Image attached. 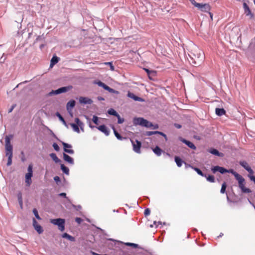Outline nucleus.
I'll return each mask as SVG.
<instances>
[{"mask_svg": "<svg viewBox=\"0 0 255 255\" xmlns=\"http://www.w3.org/2000/svg\"><path fill=\"white\" fill-rule=\"evenodd\" d=\"M117 117H118V123L119 124H122L124 122V119H121L119 115V116H117Z\"/></svg>", "mask_w": 255, "mask_h": 255, "instance_id": "obj_48", "label": "nucleus"}, {"mask_svg": "<svg viewBox=\"0 0 255 255\" xmlns=\"http://www.w3.org/2000/svg\"><path fill=\"white\" fill-rule=\"evenodd\" d=\"M244 8L245 9V13L247 15H250L251 18H253L254 14L252 13L249 6L247 5L246 3H244L243 4Z\"/></svg>", "mask_w": 255, "mask_h": 255, "instance_id": "obj_18", "label": "nucleus"}, {"mask_svg": "<svg viewBox=\"0 0 255 255\" xmlns=\"http://www.w3.org/2000/svg\"><path fill=\"white\" fill-rule=\"evenodd\" d=\"M239 163L243 167L247 170L250 174H253V170L250 167L248 163L246 161H240Z\"/></svg>", "mask_w": 255, "mask_h": 255, "instance_id": "obj_13", "label": "nucleus"}, {"mask_svg": "<svg viewBox=\"0 0 255 255\" xmlns=\"http://www.w3.org/2000/svg\"><path fill=\"white\" fill-rule=\"evenodd\" d=\"M64 150L65 152H67L68 153H70V154H73L74 151L73 149H64Z\"/></svg>", "mask_w": 255, "mask_h": 255, "instance_id": "obj_46", "label": "nucleus"}, {"mask_svg": "<svg viewBox=\"0 0 255 255\" xmlns=\"http://www.w3.org/2000/svg\"><path fill=\"white\" fill-rule=\"evenodd\" d=\"M5 147L6 150L5 155L8 157L7 165L9 166L12 164V146L10 144V139L7 136L5 137Z\"/></svg>", "mask_w": 255, "mask_h": 255, "instance_id": "obj_2", "label": "nucleus"}, {"mask_svg": "<svg viewBox=\"0 0 255 255\" xmlns=\"http://www.w3.org/2000/svg\"><path fill=\"white\" fill-rule=\"evenodd\" d=\"M175 161L178 167H181L183 161L178 156L175 157Z\"/></svg>", "mask_w": 255, "mask_h": 255, "instance_id": "obj_23", "label": "nucleus"}, {"mask_svg": "<svg viewBox=\"0 0 255 255\" xmlns=\"http://www.w3.org/2000/svg\"><path fill=\"white\" fill-rule=\"evenodd\" d=\"M15 106H16L15 105H13L11 106V108L9 110L8 112H9V113L11 112L12 111V110H13V109L15 108Z\"/></svg>", "mask_w": 255, "mask_h": 255, "instance_id": "obj_53", "label": "nucleus"}, {"mask_svg": "<svg viewBox=\"0 0 255 255\" xmlns=\"http://www.w3.org/2000/svg\"><path fill=\"white\" fill-rule=\"evenodd\" d=\"M143 69L146 72V73L150 79H151V77H150L151 76H154L155 75L156 72L154 71H152V70L151 71L146 68H144Z\"/></svg>", "mask_w": 255, "mask_h": 255, "instance_id": "obj_25", "label": "nucleus"}, {"mask_svg": "<svg viewBox=\"0 0 255 255\" xmlns=\"http://www.w3.org/2000/svg\"><path fill=\"white\" fill-rule=\"evenodd\" d=\"M189 0L194 6L197 7L198 9L203 12H208L211 9V6L209 3H198L195 0Z\"/></svg>", "mask_w": 255, "mask_h": 255, "instance_id": "obj_3", "label": "nucleus"}, {"mask_svg": "<svg viewBox=\"0 0 255 255\" xmlns=\"http://www.w3.org/2000/svg\"><path fill=\"white\" fill-rule=\"evenodd\" d=\"M64 160L71 164H74L73 159L66 153H63Z\"/></svg>", "mask_w": 255, "mask_h": 255, "instance_id": "obj_19", "label": "nucleus"}, {"mask_svg": "<svg viewBox=\"0 0 255 255\" xmlns=\"http://www.w3.org/2000/svg\"><path fill=\"white\" fill-rule=\"evenodd\" d=\"M34 229L39 234H41L43 231L42 228L39 225H36V226L34 227Z\"/></svg>", "mask_w": 255, "mask_h": 255, "instance_id": "obj_33", "label": "nucleus"}, {"mask_svg": "<svg viewBox=\"0 0 255 255\" xmlns=\"http://www.w3.org/2000/svg\"><path fill=\"white\" fill-rule=\"evenodd\" d=\"M114 132L115 134V135L116 136V137L119 139V140H122L123 139H126V137H123L116 130V129L114 128V127H113Z\"/></svg>", "mask_w": 255, "mask_h": 255, "instance_id": "obj_27", "label": "nucleus"}, {"mask_svg": "<svg viewBox=\"0 0 255 255\" xmlns=\"http://www.w3.org/2000/svg\"><path fill=\"white\" fill-rule=\"evenodd\" d=\"M236 179L238 181L239 187L242 190L243 192L249 193L251 192L249 188L245 187V180L241 175H240L239 177L236 178Z\"/></svg>", "mask_w": 255, "mask_h": 255, "instance_id": "obj_8", "label": "nucleus"}, {"mask_svg": "<svg viewBox=\"0 0 255 255\" xmlns=\"http://www.w3.org/2000/svg\"><path fill=\"white\" fill-rule=\"evenodd\" d=\"M97 128L102 132L104 133L107 136L109 135L110 134V131L108 129V128L106 127L105 125H101L99 127H97Z\"/></svg>", "mask_w": 255, "mask_h": 255, "instance_id": "obj_17", "label": "nucleus"}, {"mask_svg": "<svg viewBox=\"0 0 255 255\" xmlns=\"http://www.w3.org/2000/svg\"><path fill=\"white\" fill-rule=\"evenodd\" d=\"M75 102L74 100H70L67 104V106H66L67 110L72 117H73V114L71 112V110L75 106Z\"/></svg>", "mask_w": 255, "mask_h": 255, "instance_id": "obj_14", "label": "nucleus"}, {"mask_svg": "<svg viewBox=\"0 0 255 255\" xmlns=\"http://www.w3.org/2000/svg\"><path fill=\"white\" fill-rule=\"evenodd\" d=\"M54 180L56 183H58L60 181V179L59 177L57 176H56L54 177Z\"/></svg>", "mask_w": 255, "mask_h": 255, "instance_id": "obj_50", "label": "nucleus"}, {"mask_svg": "<svg viewBox=\"0 0 255 255\" xmlns=\"http://www.w3.org/2000/svg\"><path fill=\"white\" fill-rule=\"evenodd\" d=\"M180 140L182 142H183L185 144H186L190 148H191L192 149H194V150L196 149V147L195 146V145L192 142H191V141H190L189 140H186L185 139L182 138H181Z\"/></svg>", "mask_w": 255, "mask_h": 255, "instance_id": "obj_16", "label": "nucleus"}, {"mask_svg": "<svg viewBox=\"0 0 255 255\" xmlns=\"http://www.w3.org/2000/svg\"><path fill=\"white\" fill-rule=\"evenodd\" d=\"M32 165L29 164L28 165L27 168V173L25 174V182L26 184V186L27 187H29L32 183L31 177L33 175V171H32Z\"/></svg>", "mask_w": 255, "mask_h": 255, "instance_id": "obj_6", "label": "nucleus"}, {"mask_svg": "<svg viewBox=\"0 0 255 255\" xmlns=\"http://www.w3.org/2000/svg\"><path fill=\"white\" fill-rule=\"evenodd\" d=\"M152 127H153V128L154 129H157V128H158V125H157V124H156V125H153V126H152Z\"/></svg>", "mask_w": 255, "mask_h": 255, "instance_id": "obj_56", "label": "nucleus"}, {"mask_svg": "<svg viewBox=\"0 0 255 255\" xmlns=\"http://www.w3.org/2000/svg\"><path fill=\"white\" fill-rule=\"evenodd\" d=\"M33 213L34 215V216H35L36 218L38 220H41V218L40 217V216H39L38 215V211L37 210H36V209H33Z\"/></svg>", "mask_w": 255, "mask_h": 255, "instance_id": "obj_37", "label": "nucleus"}, {"mask_svg": "<svg viewBox=\"0 0 255 255\" xmlns=\"http://www.w3.org/2000/svg\"><path fill=\"white\" fill-rule=\"evenodd\" d=\"M131 142L132 143V145L133 146V150L137 153H140V148L141 146V142L136 140L135 141H134L132 140H131Z\"/></svg>", "mask_w": 255, "mask_h": 255, "instance_id": "obj_11", "label": "nucleus"}, {"mask_svg": "<svg viewBox=\"0 0 255 255\" xmlns=\"http://www.w3.org/2000/svg\"><path fill=\"white\" fill-rule=\"evenodd\" d=\"M212 171L214 173H215L217 171L220 172L222 174H224L225 173H227V172L231 173L234 175L236 179L237 177H239V176L240 175L239 173L235 172L233 169H231L229 170H227L224 167H220L219 166H214V167H213L212 168Z\"/></svg>", "mask_w": 255, "mask_h": 255, "instance_id": "obj_4", "label": "nucleus"}, {"mask_svg": "<svg viewBox=\"0 0 255 255\" xmlns=\"http://www.w3.org/2000/svg\"><path fill=\"white\" fill-rule=\"evenodd\" d=\"M106 65H109V67H110V69L112 71L114 70V66L113 65L112 62H106L105 63Z\"/></svg>", "mask_w": 255, "mask_h": 255, "instance_id": "obj_43", "label": "nucleus"}, {"mask_svg": "<svg viewBox=\"0 0 255 255\" xmlns=\"http://www.w3.org/2000/svg\"><path fill=\"white\" fill-rule=\"evenodd\" d=\"M193 168L194 169V170L195 171H196L197 172V173L199 175H201V176H203V177H206V175H205V174L202 172V171L200 169H199L198 168H197V167H193Z\"/></svg>", "mask_w": 255, "mask_h": 255, "instance_id": "obj_32", "label": "nucleus"}, {"mask_svg": "<svg viewBox=\"0 0 255 255\" xmlns=\"http://www.w3.org/2000/svg\"><path fill=\"white\" fill-rule=\"evenodd\" d=\"M79 102L81 104H91L92 103L93 101L91 99H89L88 98L80 97L79 98Z\"/></svg>", "mask_w": 255, "mask_h": 255, "instance_id": "obj_15", "label": "nucleus"}, {"mask_svg": "<svg viewBox=\"0 0 255 255\" xmlns=\"http://www.w3.org/2000/svg\"><path fill=\"white\" fill-rule=\"evenodd\" d=\"M50 156L55 163H59L61 161V160L57 157L56 154L54 153H50Z\"/></svg>", "mask_w": 255, "mask_h": 255, "instance_id": "obj_22", "label": "nucleus"}, {"mask_svg": "<svg viewBox=\"0 0 255 255\" xmlns=\"http://www.w3.org/2000/svg\"><path fill=\"white\" fill-rule=\"evenodd\" d=\"M59 196H63L64 197H66V194L65 193H61L59 194Z\"/></svg>", "mask_w": 255, "mask_h": 255, "instance_id": "obj_55", "label": "nucleus"}, {"mask_svg": "<svg viewBox=\"0 0 255 255\" xmlns=\"http://www.w3.org/2000/svg\"><path fill=\"white\" fill-rule=\"evenodd\" d=\"M58 61L59 58L56 56H53L51 60L50 66H52L53 65L58 63Z\"/></svg>", "mask_w": 255, "mask_h": 255, "instance_id": "obj_24", "label": "nucleus"}, {"mask_svg": "<svg viewBox=\"0 0 255 255\" xmlns=\"http://www.w3.org/2000/svg\"><path fill=\"white\" fill-rule=\"evenodd\" d=\"M62 237L63 238H66L71 241H73L74 240V239L73 237H72L71 236L69 235V234H68L67 233H64L62 235Z\"/></svg>", "mask_w": 255, "mask_h": 255, "instance_id": "obj_30", "label": "nucleus"}, {"mask_svg": "<svg viewBox=\"0 0 255 255\" xmlns=\"http://www.w3.org/2000/svg\"><path fill=\"white\" fill-rule=\"evenodd\" d=\"M153 151L157 156H160L162 151V150L157 146L153 149Z\"/></svg>", "mask_w": 255, "mask_h": 255, "instance_id": "obj_26", "label": "nucleus"}, {"mask_svg": "<svg viewBox=\"0 0 255 255\" xmlns=\"http://www.w3.org/2000/svg\"><path fill=\"white\" fill-rule=\"evenodd\" d=\"M56 115L59 118V120L63 123V124L66 126V123L62 116L58 112L56 114Z\"/></svg>", "mask_w": 255, "mask_h": 255, "instance_id": "obj_34", "label": "nucleus"}, {"mask_svg": "<svg viewBox=\"0 0 255 255\" xmlns=\"http://www.w3.org/2000/svg\"><path fill=\"white\" fill-rule=\"evenodd\" d=\"M128 96L134 99L135 101H140L141 100V99L140 98L138 97L137 96L134 95L133 94L129 92L128 93Z\"/></svg>", "mask_w": 255, "mask_h": 255, "instance_id": "obj_28", "label": "nucleus"}, {"mask_svg": "<svg viewBox=\"0 0 255 255\" xmlns=\"http://www.w3.org/2000/svg\"><path fill=\"white\" fill-rule=\"evenodd\" d=\"M53 147L56 151H58L59 150V147L57 143H54L53 144Z\"/></svg>", "mask_w": 255, "mask_h": 255, "instance_id": "obj_45", "label": "nucleus"}, {"mask_svg": "<svg viewBox=\"0 0 255 255\" xmlns=\"http://www.w3.org/2000/svg\"><path fill=\"white\" fill-rule=\"evenodd\" d=\"M75 221H76L77 223H78V224H80V223L82 222V219H81V218H80L76 217V218H75Z\"/></svg>", "mask_w": 255, "mask_h": 255, "instance_id": "obj_49", "label": "nucleus"}, {"mask_svg": "<svg viewBox=\"0 0 255 255\" xmlns=\"http://www.w3.org/2000/svg\"><path fill=\"white\" fill-rule=\"evenodd\" d=\"M18 201L21 206L22 205V197L21 193H19L17 195Z\"/></svg>", "mask_w": 255, "mask_h": 255, "instance_id": "obj_35", "label": "nucleus"}, {"mask_svg": "<svg viewBox=\"0 0 255 255\" xmlns=\"http://www.w3.org/2000/svg\"><path fill=\"white\" fill-rule=\"evenodd\" d=\"M133 124L135 125H140L146 128H151L153 124L142 118H136L133 119Z\"/></svg>", "mask_w": 255, "mask_h": 255, "instance_id": "obj_5", "label": "nucleus"}, {"mask_svg": "<svg viewBox=\"0 0 255 255\" xmlns=\"http://www.w3.org/2000/svg\"><path fill=\"white\" fill-rule=\"evenodd\" d=\"M33 221V226L34 228L35 227H36V225H39L38 224V223L37 222V221H36V220L34 218L33 219V221Z\"/></svg>", "mask_w": 255, "mask_h": 255, "instance_id": "obj_51", "label": "nucleus"}, {"mask_svg": "<svg viewBox=\"0 0 255 255\" xmlns=\"http://www.w3.org/2000/svg\"><path fill=\"white\" fill-rule=\"evenodd\" d=\"M174 126L177 128H181V126L178 124H175Z\"/></svg>", "mask_w": 255, "mask_h": 255, "instance_id": "obj_54", "label": "nucleus"}, {"mask_svg": "<svg viewBox=\"0 0 255 255\" xmlns=\"http://www.w3.org/2000/svg\"><path fill=\"white\" fill-rule=\"evenodd\" d=\"M68 90V87H63L62 88H60L56 90H52L50 92H49L48 94V96H52L54 95H57L62 93H65L67 92Z\"/></svg>", "mask_w": 255, "mask_h": 255, "instance_id": "obj_10", "label": "nucleus"}, {"mask_svg": "<svg viewBox=\"0 0 255 255\" xmlns=\"http://www.w3.org/2000/svg\"><path fill=\"white\" fill-rule=\"evenodd\" d=\"M254 3H255V0H254Z\"/></svg>", "mask_w": 255, "mask_h": 255, "instance_id": "obj_58", "label": "nucleus"}, {"mask_svg": "<svg viewBox=\"0 0 255 255\" xmlns=\"http://www.w3.org/2000/svg\"><path fill=\"white\" fill-rule=\"evenodd\" d=\"M216 114L219 116H221L225 115L226 111L223 108H216Z\"/></svg>", "mask_w": 255, "mask_h": 255, "instance_id": "obj_20", "label": "nucleus"}, {"mask_svg": "<svg viewBox=\"0 0 255 255\" xmlns=\"http://www.w3.org/2000/svg\"><path fill=\"white\" fill-rule=\"evenodd\" d=\"M75 121L76 122V124L71 123L70 124V126L73 128V130L79 133L80 130L79 127H80L82 129V130H83V127L84 126V124L82 122L80 121L79 119L78 118H76L75 119Z\"/></svg>", "mask_w": 255, "mask_h": 255, "instance_id": "obj_9", "label": "nucleus"}, {"mask_svg": "<svg viewBox=\"0 0 255 255\" xmlns=\"http://www.w3.org/2000/svg\"><path fill=\"white\" fill-rule=\"evenodd\" d=\"M206 177L208 181L212 183L215 182V177L213 175H209L208 176H206Z\"/></svg>", "mask_w": 255, "mask_h": 255, "instance_id": "obj_36", "label": "nucleus"}, {"mask_svg": "<svg viewBox=\"0 0 255 255\" xmlns=\"http://www.w3.org/2000/svg\"><path fill=\"white\" fill-rule=\"evenodd\" d=\"M62 144L64 146V149H68V148H70L72 147V146L70 145V144H69L68 143H65V142H62Z\"/></svg>", "mask_w": 255, "mask_h": 255, "instance_id": "obj_42", "label": "nucleus"}, {"mask_svg": "<svg viewBox=\"0 0 255 255\" xmlns=\"http://www.w3.org/2000/svg\"><path fill=\"white\" fill-rule=\"evenodd\" d=\"M156 132H157V134H159L162 135L165 138V140H167V137L165 134L161 131H156Z\"/></svg>", "mask_w": 255, "mask_h": 255, "instance_id": "obj_44", "label": "nucleus"}, {"mask_svg": "<svg viewBox=\"0 0 255 255\" xmlns=\"http://www.w3.org/2000/svg\"><path fill=\"white\" fill-rule=\"evenodd\" d=\"M208 12L209 13V14H210V16L211 18L212 19L213 14L212 13L210 12V11Z\"/></svg>", "mask_w": 255, "mask_h": 255, "instance_id": "obj_57", "label": "nucleus"}, {"mask_svg": "<svg viewBox=\"0 0 255 255\" xmlns=\"http://www.w3.org/2000/svg\"><path fill=\"white\" fill-rule=\"evenodd\" d=\"M92 121L96 125H98V118L96 116H94L92 118Z\"/></svg>", "mask_w": 255, "mask_h": 255, "instance_id": "obj_41", "label": "nucleus"}, {"mask_svg": "<svg viewBox=\"0 0 255 255\" xmlns=\"http://www.w3.org/2000/svg\"><path fill=\"white\" fill-rule=\"evenodd\" d=\"M150 211L148 208H147L144 210V214L145 216L149 215L150 214Z\"/></svg>", "mask_w": 255, "mask_h": 255, "instance_id": "obj_47", "label": "nucleus"}, {"mask_svg": "<svg viewBox=\"0 0 255 255\" xmlns=\"http://www.w3.org/2000/svg\"><path fill=\"white\" fill-rule=\"evenodd\" d=\"M97 84H98V86L103 87L105 90L109 91L110 93L116 94L119 93L118 91H116L114 89L110 88V87H109L108 86H107V85H106L105 83L101 81H98L97 83Z\"/></svg>", "mask_w": 255, "mask_h": 255, "instance_id": "obj_12", "label": "nucleus"}, {"mask_svg": "<svg viewBox=\"0 0 255 255\" xmlns=\"http://www.w3.org/2000/svg\"><path fill=\"white\" fill-rule=\"evenodd\" d=\"M125 244L127 246L132 247H133L134 248H136L138 247V245L137 244H134V243H127Z\"/></svg>", "mask_w": 255, "mask_h": 255, "instance_id": "obj_40", "label": "nucleus"}, {"mask_svg": "<svg viewBox=\"0 0 255 255\" xmlns=\"http://www.w3.org/2000/svg\"><path fill=\"white\" fill-rule=\"evenodd\" d=\"M209 152L214 154V155H217L218 156H223V153H221L220 152H219L217 149H214V148H211Z\"/></svg>", "mask_w": 255, "mask_h": 255, "instance_id": "obj_21", "label": "nucleus"}, {"mask_svg": "<svg viewBox=\"0 0 255 255\" xmlns=\"http://www.w3.org/2000/svg\"><path fill=\"white\" fill-rule=\"evenodd\" d=\"M50 222L58 226L59 230L63 232L65 230V220L61 218L51 219Z\"/></svg>", "mask_w": 255, "mask_h": 255, "instance_id": "obj_7", "label": "nucleus"}, {"mask_svg": "<svg viewBox=\"0 0 255 255\" xmlns=\"http://www.w3.org/2000/svg\"><path fill=\"white\" fill-rule=\"evenodd\" d=\"M108 113L109 114L115 116H119V114L117 113V112L114 110L113 109H110L108 110Z\"/></svg>", "mask_w": 255, "mask_h": 255, "instance_id": "obj_31", "label": "nucleus"}, {"mask_svg": "<svg viewBox=\"0 0 255 255\" xmlns=\"http://www.w3.org/2000/svg\"><path fill=\"white\" fill-rule=\"evenodd\" d=\"M157 134V132L156 131H148L146 132L145 135L147 136H150L153 134Z\"/></svg>", "mask_w": 255, "mask_h": 255, "instance_id": "obj_39", "label": "nucleus"}, {"mask_svg": "<svg viewBox=\"0 0 255 255\" xmlns=\"http://www.w3.org/2000/svg\"><path fill=\"white\" fill-rule=\"evenodd\" d=\"M191 57L195 66H199L201 65L204 59V54L202 51L199 49L194 50V52L192 53Z\"/></svg>", "mask_w": 255, "mask_h": 255, "instance_id": "obj_1", "label": "nucleus"}, {"mask_svg": "<svg viewBox=\"0 0 255 255\" xmlns=\"http://www.w3.org/2000/svg\"><path fill=\"white\" fill-rule=\"evenodd\" d=\"M249 177H250V179L251 180L253 181L255 184V176H254L253 175H250Z\"/></svg>", "mask_w": 255, "mask_h": 255, "instance_id": "obj_52", "label": "nucleus"}, {"mask_svg": "<svg viewBox=\"0 0 255 255\" xmlns=\"http://www.w3.org/2000/svg\"><path fill=\"white\" fill-rule=\"evenodd\" d=\"M61 169L62 171L65 173L66 174L68 175L69 173V168L66 167L64 164H61Z\"/></svg>", "mask_w": 255, "mask_h": 255, "instance_id": "obj_29", "label": "nucleus"}, {"mask_svg": "<svg viewBox=\"0 0 255 255\" xmlns=\"http://www.w3.org/2000/svg\"><path fill=\"white\" fill-rule=\"evenodd\" d=\"M226 187H227L226 184L225 182H224L222 185V187H221V193L224 194L225 192Z\"/></svg>", "mask_w": 255, "mask_h": 255, "instance_id": "obj_38", "label": "nucleus"}]
</instances>
